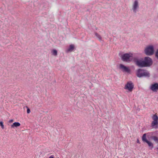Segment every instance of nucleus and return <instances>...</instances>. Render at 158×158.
<instances>
[{
    "instance_id": "nucleus-12",
    "label": "nucleus",
    "mask_w": 158,
    "mask_h": 158,
    "mask_svg": "<svg viewBox=\"0 0 158 158\" xmlns=\"http://www.w3.org/2000/svg\"><path fill=\"white\" fill-rule=\"evenodd\" d=\"M21 124L20 123L18 122H15L14 123L11 125V128H15L17 127L20 126Z\"/></svg>"
},
{
    "instance_id": "nucleus-2",
    "label": "nucleus",
    "mask_w": 158,
    "mask_h": 158,
    "mask_svg": "<svg viewBox=\"0 0 158 158\" xmlns=\"http://www.w3.org/2000/svg\"><path fill=\"white\" fill-rule=\"evenodd\" d=\"M132 55V54L126 53L121 55V57L123 61L129 62L133 60L134 57H133Z\"/></svg>"
},
{
    "instance_id": "nucleus-15",
    "label": "nucleus",
    "mask_w": 158,
    "mask_h": 158,
    "mask_svg": "<svg viewBox=\"0 0 158 158\" xmlns=\"http://www.w3.org/2000/svg\"><path fill=\"white\" fill-rule=\"evenodd\" d=\"M52 55L54 56H56L57 55V51L56 49H53L51 51Z\"/></svg>"
},
{
    "instance_id": "nucleus-20",
    "label": "nucleus",
    "mask_w": 158,
    "mask_h": 158,
    "mask_svg": "<svg viewBox=\"0 0 158 158\" xmlns=\"http://www.w3.org/2000/svg\"><path fill=\"white\" fill-rule=\"evenodd\" d=\"M26 107L27 108V114H29L30 112H31L30 110L27 106Z\"/></svg>"
},
{
    "instance_id": "nucleus-26",
    "label": "nucleus",
    "mask_w": 158,
    "mask_h": 158,
    "mask_svg": "<svg viewBox=\"0 0 158 158\" xmlns=\"http://www.w3.org/2000/svg\"><path fill=\"white\" fill-rule=\"evenodd\" d=\"M156 149H158V148H156Z\"/></svg>"
},
{
    "instance_id": "nucleus-23",
    "label": "nucleus",
    "mask_w": 158,
    "mask_h": 158,
    "mask_svg": "<svg viewBox=\"0 0 158 158\" xmlns=\"http://www.w3.org/2000/svg\"><path fill=\"white\" fill-rule=\"evenodd\" d=\"M137 143H140V142H139V140L138 139H137Z\"/></svg>"
},
{
    "instance_id": "nucleus-17",
    "label": "nucleus",
    "mask_w": 158,
    "mask_h": 158,
    "mask_svg": "<svg viewBox=\"0 0 158 158\" xmlns=\"http://www.w3.org/2000/svg\"><path fill=\"white\" fill-rule=\"evenodd\" d=\"M95 35L100 40H101L102 38L101 36L97 32L95 33Z\"/></svg>"
},
{
    "instance_id": "nucleus-25",
    "label": "nucleus",
    "mask_w": 158,
    "mask_h": 158,
    "mask_svg": "<svg viewBox=\"0 0 158 158\" xmlns=\"http://www.w3.org/2000/svg\"><path fill=\"white\" fill-rule=\"evenodd\" d=\"M51 126H54V125H51Z\"/></svg>"
},
{
    "instance_id": "nucleus-16",
    "label": "nucleus",
    "mask_w": 158,
    "mask_h": 158,
    "mask_svg": "<svg viewBox=\"0 0 158 158\" xmlns=\"http://www.w3.org/2000/svg\"><path fill=\"white\" fill-rule=\"evenodd\" d=\"M152 118L153 120V121H158V117L157 116L156 114L154 115L152 117Z\"/></svg>"
},
{
    "instance_id": "nucleus-9",
    "label": "nucleus",
    "mask_w": 158,
    "mask_h": 158,
    "mask_svg": "<svg viewBox=\"0 0 158 158\" xmlns=\"http://www.w3.org/2000/svg\"><path fill=\"white\" fill-rule=\"evenodd\" d=\"M139 3L137 0H135L134 2L132 7V10L133 12L136 13L137 10L139 8Z\"/></svg>"
},
{
    "instance_id": "nucleus-3",
    "label": "nucleus",
    "mask_w": 158,
    "mask_h": 158,
    "mask_svg": "<svg viewBox=\"0 0 158 158\" xmlns=\"http://www.w3.org/2000/svg\"><path fill=\"white\" fill-rule=\"evenodd\" d=\"M145 54L147 56H152L153 55L154 52V46L152 45L147 46L144 50Z\"/></svg>"
},
{
    "instance_id": "nucleus-4",
    "label": "nucleus",
    "mask_w": 158,
    "mask_h": 158,
    "mask_svg": "<svg viewBox=\"0 0 158 158\" xmlns=\"http://www.w3.org/2000/svg\"><path fill=\"white\" fill-rule=\"evenodd\" d=\"M133 61L139 67H144L143 60L142 58H139L138 56L134 57Z\"/></svg>"
},
{
    "instance_id": "nucleus-14",
    "label": "nucleus",
    "mask_w": 158,
    "mask_h": 158,
    "mask_svg": "<svg viewBox=\"0 0 158 158\" xmlns=\"http://www.w3.org/2000/svg\"><path fill=\"white\" fill-rule=\"evenodd\" d=\"M152 139L154 140L156 143H158V138L156 136H152L151 137Z\"/></svg>"
},
{
    "instance_id": "nucleus-22",
    "label": "nucleus",
    "mask_w": 158,
    "mask_h": 158,
    "mask_svg": "<svg viewBox=\"0 0 158 158\" xmlns=\"http://www.w3.org/2000/svg\"><path fill=\"white\" fill-rule=\"evenodd\" d=\"M13 121H14V120L13 119H11L9 121V123H12L13 122Z\"/></svg>"
},
{
    "instance_id": "nucleus-11",
    "label": "nucleus",
    "mask_w": 158,
    "mask_h": 158,
    "mask_svg": "<svg viewBox=\"0 0 158 158\" xmlns=\"http://www.w3.org/2000/svg\"><path fill=\"white\" fill-rule=\"evenodd\" d=\"M158 121H153L151 124V126L152 128L156 129L158 128Z\"/></svg>"
},
{
    "instance_id": "nucleus-8",
    "label": "nucleus",
    "mask_w": 158,
    "mask_h": 158,
    "mask_svg": "<svg viewBox=\"0 0 158 158\" xmlns=\"http://www.w3.org/2000/svg\"><path fill=\"white\" fill-rule=\"evenodd\" d=\"M119 67L120 69H122V70L123 72L129 73L131 71V70L129 68L123 64H120Z\"/></svg>"
},
{
    "instance_id": "nucleus-13",
    "label": "nucleus",
    "mask_w": 158,
    "mask_h": 158,
    "mask_svg": "<svg viewBox=\"0 0 158 158\" xmlns=\"http://www.w3.org/2000/svg\"><path fill=\"white\" fill-rule=\"evenodd\" d=\"M74 48V46L73 44H71L70 45L69 48L67 50V52H72Z\"/></svg>"
},
{
    "instance_id": "nucleus-24",
    "label": "nucleus",
    "mask_w": 158,
    "mask_h": 158,
    "mask_svg": "<svg viewBox=\"0 0 158 158\" xmlns=\"http://www.w3.org/2000/svg\"><path fill=\"white\" fill-rule=\"evenodd\" d=\"M54 156L53 155H52L50 156V158H54Z\"/></svg>"
},
{
    "instance_id": "nucleus-5",
    "label": "nucleus",
    "mask_w": 158,
    "mask_h": 158,
    "mask_svg": "<svg viewBox=\"0 0 158 158\" xmlns=\"http://www.w3.org/2000/svg\"><path fill=\"white\" fill-rule=\"evenodd\" d=\"M144 67H149L152 64V59L149 57H146L143 60Z\"/></svg>"
},
{
    "instance_id": "nucleus-18",
    "label": "nucleus",
    "mask_w": 158,
    "mask_h": 158,
    "mask_svg": "<svg viewBox=\"0 0 158 158\" xmlns=\"http://www.w3.org/2000/svg\"><path fill=\"white\" fill-rule=\"evenodd\" d=\"M155 57L158 60V49H157L155 54Z\"/></svg>"
},
{
    "instance_id": "nucleus-1",
    "label": "nucleus",
    "mask_w": 158,
    "mask_h": 158,
    "mask_svg": "<svg viewBox=\"0 0 158 158\" xmlns=\"http://www.w3.org/2000/svg\"><path fill=\"white\" fill-rule=\"evenodd\" d=\"M136 74L137 76L139 78L149 77L150 76V73L147 70L141 69H138Z\"/></svg>"
},
{
    "instance_id": "nucleus-27",
    "label": "nucleus",
    "mask_w": 158,
    "mask_h": 158,
    "mask_svg": "<svg viewBox=\"0 0 158 158\" xmlns=\"http://www.w3.org/2000/svg\"><path fill=\"white\" fill-rule=\"evenodd\" d=\"M48 158H49V157Z\"/></svg>"
},
{
    "instance_id": "nucleus-7",
    "label": "nucleus",
    "mask_w": 158,
    "mask_h": 158,
    "mask_svg": "<svg viewBox=\"0 0 158 158\" xmlns=\"http://www.w3.org/2000/svg\"><path fill=\"white\" fill-rule=\"evenodd\" d=\"M134 85L131 81H129L127 82L125 85L124 89H127L130 91H131L134 88Z\"/></svg>"
},
{
    "instance_id": "nucleus-21",
    "label": "nucleus",
    "mask_w": 158,
    "mask_h": 158,
    "mask_svg": "<svg viewBox=\"0 0 158 158\" xmlns=\"http://www.w3.org/2000/svg\"><path fill=\"white\" fill-rule=\"evenodd\" d=\"M43 152H39L38 153H37V156H38V155H39V156H40V155H41V154H42Z\"/></svg>"
},
{
    "instance_id": "nucleus-19",
    "label": "nucleus",
    "mask_w": 158,
    "mask_h": 158,
    "mask_svg": "<svg viewBox=\"0 0 158 158\" xmlns=\"http://www.w3.org/2000/svg\"><path fill=\"white\" fill-rule=\"evenodd\" d=\"M0 126H1L2 129H3L4 128V126L3 124V122L2 121L0 122Z\"/></svg>"
},
{
    "instance_id": "nucleus-6",
    "label": "nucleus",
    "mask_w": 158,
    "mask_h": 158,
    "mask_svg": "<svg viewBox=\"0 0 158 158\" xmlns=\"http://www.w3.org/2000/svg\"><path fill=\"white\" fill-rule=\"evenodd\" d=\"M142 140L144 142H145L148 144V146L151 148V149H152L153 148V144L151 142L147 140L146 138V134H144L143 135L142 137Z\"/></svg>"
},
{
    "instance_id": "nucleus-10",
    "label": "nucleus",
    "mask_w": 158,
    "mask_h": 158,
    "mask_svg": "<svg viewBox=\"0 0 158 158\" xmlns=\"http://www.w3.org/2000/svg\"><path fill=\"white\" fill-rule=\"evenodd\" d=\"M150 89L153 92H157L158 90V83H155L152 84Z\"/></svg>"
}]
</instances>
